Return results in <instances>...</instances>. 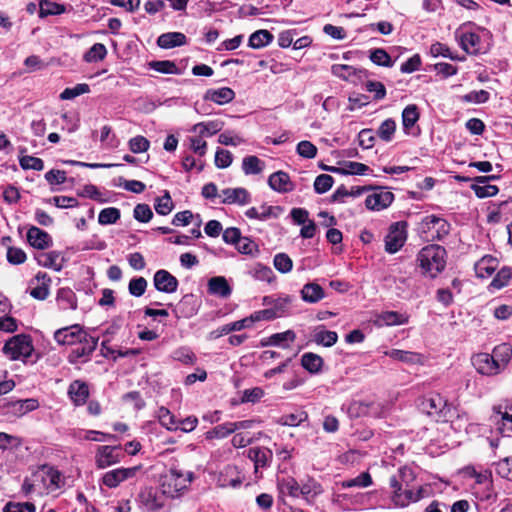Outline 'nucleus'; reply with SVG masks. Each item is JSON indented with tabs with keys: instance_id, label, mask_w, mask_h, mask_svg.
Here are the masks:
<instances>
[{
	"instance_id": "obj_39",
	"label": "nucleus",
	"mask_w": 512,
	"mask_h": 512,
	"mask_svg": "<svg viewBox=\"0 0 512 512\" xmlns=\"http://www.w3.org/2000/svg\"><path fill=\"white\" fill-rule=\"evenodd\" d=\"M272 40L273 35L268 30H257L250 35L248 45L253 49H260L270 44Z\"/></svg>"
},
{
	"instance_id": "obj_33",
	"label": "nucleus",
	"mask_w": 512,
	"mask_h": 512,
	"mask_svg": "<svg viewBox=\"0 0 512 512\" xmlns=\"http://www.w3.org/2000/svg\"><path fill=\"white\" fill-rule=\"evenodd\" d=\"M491 356L500 366V370L503 371L512 357V346L508 343H502L497 345L493 351Z\"/></svg>"
},
{
	"instance_id": "obj_34",
	"label": "nucleus",
	"mask_w": 512,
	"mask_h": 512,
	"mask_svg": "<svg viewBox=\"0 0 512 512\" xmlns=\"http://www.w3.org/2000/svg\"><path fill=\"white\" fill-rule=\"evenodd\" d=\"M349 487H352V480L336 484L335 502L343 510H350L352 506L351 497L347 493L343 492L344 489Z\"/></svg>"
},
{
	"instance_id": "obj_18",
	"label": "nucleus",
	"mask_w": 512,
	"mask_h": 512,
	"mask_svg": "<svg viewBox=\"0 0 512 512\" xmlns=\"http://www.w3.org/2000/svg\"><path fill=\"white\" fill-rule=\"evenodd\" d=\"M498 176H478L474 178L477 184L471 185V189L478 198H487L495 196L499 192V188L495 185L486 184L488 180H495Z\"/></svg>"
},
{
	"instance_id": "obj_23",
	"label": "nucleus",
	"mask_w": 512,
	"mask_h": 512,
	"mask_svg": "<svg viewBox=\"0 0 512 512\" xmlns=\"http://www.w3.org/2000/svg\"><path fill=\"white\" fill-rule=\"evenodd\" d=\"M272 451L265 447H253L248 450V457L254 462L255 472L259 468H264L269 465L272 460Z\"/></svg>"
},
{
	"instance_id": "obj_56",
	"label": "nucleus",
	"mask_w": 512,
	"mask_h": 512,
	"mask_svg": "<svg viewBox=\"0 0 512 512\" xmlns=\"http://www.w3.org/2000/svg\"><path fill=\"white\" fill-rule=\"evenodd\" d=\"M512 277V271L509 267H503L498 271L490 286L496 289H501L508 284Z\"/></svg>"
},
{
	"instance_id": "obj_36",
	"label": "nucleus",
	"mask_w": 512,
	"mask_h": 512,
	"mask_svg": "<svg viewBox=\"0 0 512 512\" xmlns=\"http://www.w3.org/2000/svg\"><path fill=\"white\" fill-rule=\"evenodd\" d=\"M338 339V335L335 331L325 330L323 327H318L315 329L313 334V341L324 347L333 346Z\"/></svg>"
},
{
	"instance_id": "obj_17",
	"label": "nucleus",
	"mask_w": 512,
	"mask_h": 512,
	"mask_svg": "<svg viewBox=\"0 0 512 512\" xmlns=\"http://www.w3.org/2000/svg\"><path fill=\"white\" fill-rule=\"evenodd\" d=\"M421 408L430 416H435L443 412L447 406V401L438 393H430L421 401Z\"/></svg>"
},
{
	"instance_id": "obj_14",
	"label": "nucleus",
	"mask_w": 512,
	"mask_h": 512,
	"mask_svg": "<svg viewBox=\"0 0 512 512\" xmlns=\"http://www.w3.org/2000/svg\"><path fill=\"white\" fill-rule=\"evenodd\" d=\"M154 287L164 293H173L178 288V280L168 271L161 269L153 277Z\"/></svg>"
},
{
	"instance_id": "obj_57",
	"label": "nucleus",
	"mask_w": 512,
	"mask_h": 512,
	"mask_svg": "<svg viewBox=\"0 0 512 512\" xmlns=\"http://www.w3.org/2000/svg\"><path fill=\"white\" fill-rule=\"evenodd\" d=\"M19 164L21 168L24 170L32 169L35 171H41L44 169L43 160L34 156L26 155L20 157Z\"/></svg>"
},
{
	"instance_id": "obj_1",
	"label": "nucleus",
	"mask_w": 512,
	"mask_h": 512,
	"mask_svg": "<svg viewBox=\"0 0 512 512\" xmlns=\"http://www.w3.org/2000/svg\"><path fill=\"white\" fill-rule=\"evenodd\" d=\"M446 249L437 244H430L423 247L417 254V262L422 274L435 278L446 267Z\"/></svg>"
},
{
	"instance_id": "obj_6",
	"label": "nucleus",
	"mask_w": 512,
	"mask_h": 512,
	"mask_svg": "<svg viewBox=\"0 0 512 512\" xmlns=\"http://www.w3.org/2000/svg\"><path fill=\"white\" fill-rule=\"evenodd\" d=\"M143 466L136 465L128 468H116L107 471L101 478V483L108 488H116L124 481L135 479L142 472Z\"/></svg>"
},
{
	"instance_id": "obj_30",
	"label": "nucleus",
	"mask_w": 512,
	"mask_h": 512,
	"mask_svg": "<svg viewBox=\"0 0 512 512\" xmlns=\"http://www.w3.org/2000/svg\"><path fill=\"white\" fill-rule=\"evenodd\" d=\"M68 393L73 403L80 406L85 404L89 396V388L85 382L76 380L70 384Z\"/></svg>"
},
{
	"instance_id": "obj_24",
	"label": "nucleus",
	"mask_w": 512,
	"mask_h": 512,
	"mask_svg": "<svg viewBox=\"0 0 512 512\" xmlns=\"http://www.w3.org/2000/svg\"><path fill=\"white\" fill-rule=\"evenodd\" d=\"M187 43L186 36L181 32H167L157 39V45L162 49H171L183 46Z\"/></svg>"
},
{
	"instance_id": "obj_44",
	"label": "nucleus",
	"mask_w": 512,
	"mask_h": 512,
	"mask_svg": "<svg viewBox=\"0 0 512 512\" xmlns=\"http://www.w3.org/2000/svg\"><path fill=\"white\" fill-rule=\"evenodd\" d=\"M65 11L63 5L50 0H42L39 4V16L41 18L49 15H59Z\"/></svg>"
},
{
	"instance_id": "obj_50",
	"label": "nucleus",
	"mask_w": 512,
	"mask_h": 512,
	"mask_svg": "<svg viewBox=\"0 0 512 512\" xmlns=\"http://www.w3.org/2000/svg\"><path fill=\"white\" fill-rule=\"evenodd\" d=\"M395 130H396L395 121L391 118H388L385 121H383L381 123V125L379 126V128L377 130V135L381 140H383L385 142H389L392 140Z\"/></svg>"
},
{
	"instance_id": "obj_25",
	"label": "nucleus",
	"mask_w": 512,
	"mask_h": 512,
	"mask_svg": "<svg viewBox=\"0 0 512 512\" xmlns=\"http://www.w3.org/2000/svg\"><path fill=\"white\" fill-rule=\"evenodd\" d=\"M498 265L499 262L495 257L491 255H486L475 263V273L479 278L490 277L498 268Z\"/></svg>"
},
{
	"instance_id": "obj_62",
	"label": "nucleus",
	"mask_w": 512,
	"mask_h": 512,
	"mask_svg": "<svg viewBox=\"0 0 512 512\" xmlns=\"http://www.w3.org/2000/svg\"><path fill=\"white\" fill-rule=\"evenodd\" d=\"M147 288V280L144 277H136L130 280L128 285L129 293L134 297L142 296Z\"/></svg>"
},
{
	"instance_id": "obj_22",
	"label": "nucleus",
	"mask_w": 512,
	"mask_h": 512,
	"mask_svg": "<svg viewBox=\"0 0 512 512\" xmlns=\"http://www.w3.org/2000/svg\"><path fill=\"white\" fill-rule=\"evenodd\" d=\"M204 100L212 101L218 105H224L231 102L235 98V92L229 87L219 89H208L204 96Z\"/></svg>"
},
{
	"instance_id": "obj_45",
	"label": "nucleus",
	"mask_w": 512,
	"mask_h": 512,
	"mask_svg": "<svg viewBox=\"0 0 512 512\" xmlns=\"http://www.w3.org/2000/svg\"><path fill=\"white\" fill-rule=\"evenodd\" d=\"M369 58L378 66L392 67L394 65V61L391 59L390 55L382 48L370 50Z\"/></svg>"
},
{
	"instance_id": "obj_13",
	"label": "nucleus",
	"mask_w": 512,
	"mask_h": 512,
	"mask_svg": "<svg viewBox=\"0 0 512 512\" xmlns=\"http://www.w3.org/2000/svg\"><path fill=\"white\" fill-rule=\"evenodd\" d=\"M472 365L476 371L485 376H494L501 372L499 364L493 359L491 354L477 353L471 358Z\"/></svg>"
},
{
	"instance_id": "obj_35",
	"label": "nucleus",
	"mask_w": 512,
	"mask_h": 512,
	"mask_svg": "<svg viewBox=\"0 0 512 512\" xmlns=\"http://www.w3.org/2000/svg\"><path fill=\"white\" fill-rule=\"evenodd\" d=\"M224 123L220 120L200 122L193 126L192 131L201 136H212L222 130Z\"/></svg>"
},
{
	"instance_id": "obj_54",
	"label": "nucleus",
	"mask_w": 512,
	"mask_h": 512,
	"mask_svg": "<svg viewBox=\"0 0 512 512\" xmlns=\"http://www.w3.org/2000/svg\"><path fill=\"white\" fill-rule=\"evenodd\" d=\"M151 69L163 74H178L179 70L176 64L169 60L152 61L149 63Z\"/></svg>"
},
{
	"instance_id": "obj_7",
	"label": "nucleus",
	"mask_w": 512,
	"mask_h": 512,
	"mask_svg": "<svg viewBox=\"0 0 512 512\" xmlns=\"http://www.w3.org/2000/svg\"><path fill=\"white\" fill-rule=\"evenodd\" d=\"M407 240V223L399 221L389 226L385 236V251L389 254L398 252Z\"/></svg>"
},
{
	"instance_id": "obj_47",
	"label": "nucleus",
	"mask_w": 512,
	"mask_h": 512,
	"mask_svg": "<svg viewBox=\"0 0 512 512\" xmlns=\"http://www.w3.org/2000/svg\"><path fill=\"white\" fill-rule=\"evenodd\" d=\"M419 119L418 108L415 104L408 105L402 112V123L405 129L412 128Z\"/></svg>"
},
{
	"instance_id": "obj_48",
	"label": "nucleus",
	"mask_w": 512,
	"mask_h": 512,
	"mask_svg": "<svg viewBox=\"0 0 512 512\" xmlns=\"http://www.w3.org/2000/svg\"><path fill=\"white\" fill-rule=\"evenodd\" d=\"M492 418L499 425L498 430L501 434L512 431V413L502 411V413H493Z\"/></svg>"
},
{
	"instance_id": "obj_53",
	"label": "nucleus",
	"mask_w": 512,
	"mask_h": 512,
	"mask_svg": "<svg viewBox=\"0 0 512 512\" xmlns=\"http://www.w3.org/2000/svg\"><path fill=\"white\" fill-rule=\"evenodd\" d=\"M107 54V49L102 43H95L85 54L84 59L87 62H97L103 60Z\"/></svg>"
},
{
	"instance_id": "obj_37",
	"label": "nucleus",
	"mask_w": 512,
	"mask_h": 512,
	"mask_svg": "<svg viewBox=\"0 0 512 512\" xmlns=\"http://www.w3.org/2000/svg\"><path fill=\"white\" fill-rule=\"evenodd\" d=\"M296 339V334L294 331L292 330H287V331H284V332H281V333H275V334H272L268 339L267 341H262L261 342V345L262 346H268V345H271V346H282L284 348L288 347L287 344H285V342H294Z\"/></svg>"
},
{
	"instance_id": "obj_11",
	"label": "nucleus",
	"mask_w": 512,
	"mask_h": 512,
	"mask_svg": "<svg viewBox=\"0 0 512 512\" xmlns=\"http://www.w3.org/2000/svg\"><path fill=\"white\" fill-rule=\"evenodd\" d=\"M87 331L79 324H74L64 328H60L54 332V340L59 345H76L85 339Z\"/></svg>"
},
{
	"instance_id": "obj_42",
	"label": "nucleus",
	"mask_w": 512,
	"mask_h": 512,
	"mask_svg": "<svg viewBox=\"0 0 512 512\" xmlns=\"http://www.w3.org/2000/svg\"><path fill=\"white\" fill-rule=\"evenodd\" d=\"M157 417L160 424L168 430H177L179 428L176 417L165 407H160L157 411Z\"/></svg>"
},
{
	"instance_id": "obj_9",
	"label": "nucleus",
	"mask_w": 512,
	"mask_h": 512,
	"mask_svg": "<svg viewBox=\"0 0 512 512\" xmlns=\"http://www.w3.org/2000/svg\"><path fill=\"white\" fill-rule=\"evenodd\" d=\"M77 345L68 356V361L71 364L88 362L97 348L98 338L87 332L85 339H81Z\"/></svg>"
},
{
	"instance_id": "obj_58",
	"label": "nucleus",
	"mask_w": 512,
	"mask_h": 512,
	"mask_svg": "<svg viewBox=\"0 0 512 512\" xmlns=\"http://www.w3.org/2000/svg\"><path fill=\"white\" fill-rule=\"evenodd\" d=\"M274 267L281 273H288L292 270L293 262L285 253H278L274 256Z\"/></svg>"
},
{
	"instance_id": "obj_3",
	"label": "nucleus",
	"mask_w": 512,
	"mask_h": 512,
	"mask_svg": "<svg viewBox=\"0 0 512 512\" xmlns=\"http://www.w3.org/2000/svg\"><path fill=\"white\" fill-rule=\"evenodd\" d=\"M366 191H371L364 200L365 207L368 210H384L389 207L394 200V194L384 188L354 184V197H358Z\"/></svg>"
},
{
	"instance_id": "obj_8",
	"label": "nucleus",
	"mask_w": 512,
	"mask_h": 512,
	"mask_svg": "<svg viewBox=\"0 0 512 512\" xmlns=\"http://www.w3.org/2000/svg\"><path fill=\"white\" fill-rule=\"evenodd\" d=\"M124 453L120 445H102L98 446L95 453V465L98 469H105L118 464Z\"/></svg>"
},
{
	"instance_id": "obj_46",
	"label": "nucleus",
	"mask_w": 512,
	"mask_h": 512,
	"mask_svg": "<svg viewBox=\"0 0 512 512\" xmlns=\"http://www.w3.org/2000/svg\"><path fill=\"white\" fill-rule=\"evenodd\" d=\"M322 492L321 486L313 479H308L306 482L299 484V496L305 499L313 498Z\"/></svg>"
},
{
	"instance_id": "obj_52",
	"label": "nucleus",
	"mask_w": 512,
	"mask_h": 512,
	"mask_svg": "<svg viewBox=\"0 0 512 512\" xmlns=\"http://www.w3.org/2000/svg\"><path fill=\"white\" fill-rule=\"evenodd\" d=\"M292 302V298L289 296L279 297L273 301V306L270 307L271 311L274 313L275 318H280L286 315L289 310L290 304Z\"/></svg>"
},
{
	"instance_id": "obj_27",
	"label": "nucleus",
	"mask_w": 512,
	"mask_h": 512,
	"mask_svg": "<svg viewBox=\"0 0 512 512\" xmlns=\"http://www.w3.org/2000/svg\"><path fill=\"white\" fill-rule=\"evenodd\" d=\"M208 292L221 298H227L231 295L232 289L223 276H215L208 281Z\"/></svg>"
},
{
	"instance_id": "obj_51",
	"label": "nucleus",
	"mask_w": 512,
	"mask_h": 512,
	"mask_svg": "<svg viewBox=\"0 0 512 512\" xmlns=\"http://www.w3.org/2000/svg\"><path fill=\"white\" fill-rule=\"evenodd\" d=\"M120 219V210L115 207L105 208L98 215V222L101 225H110Z\"/></svg>"
},
{
	"instance_id": "obj_55",
	"label": "nucleus",
	"mask_w": 512,
	"mask_h": 512,
	"mask_svg": "<svg viewBox=\"0 0 512 512\" xmlns=\"http://www.w3.org/2000/svg\"><path fill=\"white\" fill-rule=\"evenodd\" d=\"M90 91L89 85L85 83L77 84L72 88H66L60 94L61 100H71L77 96L88 93Z\"/></svg>"
},
{
	"instance_id": "obj_19",
	"label": "nucleus",
	"mask_w": 512,
	"mask_h": 512,
	"mask_svg": "<svg viewBox=\"0 0 512 512\" xmlns=\"http://www.w3.org/2000/svg\"><path fill=\"white\" fill-rule=\"evenodd\" d=\"M384 354L393 360L400 361L407 365H422L424 363L423 355L413 351L390 349L385 351Z\"/></svg>"
},
{
	"instance_id": "obj_10",
	"label": "nucleus",
	"mask_w": 512,
	"mask_h": 512,
	"mask_svg": "<svg viewBox=\"0 0 512 512\" xmlns=\"http://www.w3.org/2000/svg\"><path fill=\"white\" fill-rule=\"evenodd\" d=\"M39 407L38 400L28 398L23 400L7 401L2 406V414L11 417H22Z\"/></svg>"
},
{
	"instance_id": "obj_5",
	"label": "nucleus",
	"mask_w": 512,
	"mask_h": 512,
	"mask_svg": "<svg viewBox=\"0 0 512 512\" xmlns=\"http://www.w3.org/2000/svg\"><path fill=\"white\" fill-rule=\"evenodd\" d=\"M33 350L30 336L24 334L12 337L3 347L4 353L9 355L12 360L26 359L31 356Z\"/></svg>"
},
{
	"instance_id": "obj_21",
	"label": "nucleus",
	"mask_w": 512,
	"mask_h": 512,
	"mask_svg": "<svg viewBox=\"0 0 512 512\" xmlns=\"http://www.w3.org/2000/svg\"><path fill=\"white\" fill-rule=\"evenodd\" d=\"M304 302L315 304L326 297L324 289L315 282L306 283L300 291Z\"/></svg>"
},
{
	"instance_id": "obj_29",
	"label": "nucleus",
	"mask_w": 512,
	"mask_h": 512,
	"mask_svg": "<svg viewBox=\"0 0 512 512\" xmlns=\"http://www.w3.org/2000/svg\"><path fill=\"white\" fill-rule=\"evenodd\" d=\"M35 279L38 284L31 289L30 295L37 300H45L49 295L51 278L45 272H38Z\"/></svg>"
},
{
	"instance_id": "obj_43",
	"label": "nucleus",
	"mask_w": 512,
	"mask_h": 512,
	"mask_svg": "<svg viewBox=\"0 0 512 512\" xmlns=\"http://www.w3.org/2000/svg\"><path fill=\"white\" fill-rule=\"evenodd\" d=\"M58 306L63 309H76L75 295L70 289H60L57 294Z\"/></svg>"
},
{
	"instance_id": "obj_49",
	"label": "nucleus",
	"mask_w": 512,
	"mask_h": 512,
	"mask_svg": "<svg viewBox=\"0 0 512 512\" xmlns=\"http://www.w3.org/2000/svg\"><path fill=\"white\" fill-rule=\"evenodd\" d=\"M358 404L357 408V416L361 415H370V416H378L379 415V404H377L373 400H359L354 401V406Z\"/></svg>"
},
{
	"instance_id": "obj_63",
	"label": "nucleus",
	"mask_w": 512,
	"mask_h": 512,
	"mask_svg": "<svg viewBox=\"0 0 512 512\" xmlns=\"http://www.w3.org/2000/svg\"><path fill=\"white\" fill-rule=\"evenodd\" d=\"M36 507L31 502H8L4 508L3 512H35Z\"/></svg>"
},
{
	"instance_id": "obj_38",
	"label": "nucleus",
	"mask_w": 512,
	"mask_h": 512,
	"mask_svg": "<svg viewBox=\"0 0 512 512\" xmlns=\"http://www.w3.org/2000/svg\"><path fill=\"white\" fill-rule=\"evenodd\" d=\"M301 365L310 373L315 374L321 370L323 366V359L315 353L307 352L301 357Z\"/></svg>"
},
{
	"instance_id": "obj_16",
	"label": "nucleus",
	"mask_w": 512,
	"mask_h": 512,
	"mask_svg": "<svg viewBox=\"0 0 512 512\" xmlns=\"http://www.w3.org/2000/svg\"><path fill=\"white\" fill-rule=\"evenodd\" d=\"M220 196L223 204L246 205L251 201L250 193L242 187L223 189Z\"/></svg>"
},
{
	"instance_id": "obj_60",
	"label": "nucleus",
	"mask_w": 512,
	"mask_h": 512,
	"mask_svg": "<svg viewBox=\"0 0 512 512\" xmlns=\"http://www.w3.org/2000/svg\"><path fill=\"white\" fill-rule=\"evenodd\" d=\"M173 209V202L168 192L158 197L155 203V210L160 215H168Z\"/></svg>"
},
{
	"instance_id": "obj_15",
	"label": "nucleus",
	"mask_w": 512,
	"mask_h": 512,
	"mask_svg": "<svg viewBox=\"0 0 512 512\" xmlns=\"http://www.w3.org/2000/svg\"><path fill=\"white\" fill-rule=\"evenodd\" d=\"M422 489L414 490L412 487L402 486L401 491H393L392 502L398 507H406L410 503L417 502L422 498Z\"/></svg>"
},
{
	"instance_id": "obj_2",
	"label": "nucleus",
	"mask_w": 512,
	"mask_h": 512,
	"mask_svg": "<svg viewBox=\"0 0 512 512\" xmlns=\"http://www.w3.org/2000/svg\"><path fill=\"white\" fill-rule=\"evenodd\" d=\"M193 479L194 473L191 471L184 473L177 468H170L161 476L160 487L169 498H176L188 489Z\"/></svg>"
},
{
	"instance_id": "obj_59",
	"label": "nucleus",
	"mask_w": 512,
	"mask_h": 512,
	"mask_svg": "<svg viewBox=\"0 0 512 512\" xmlns=\"http://www.w3.org/2000/svg\"><path fill=\"white\" fill-rule=\"evenodd\" d=\"M334 183L333 178L328 174H320L314 181V190L318 194H324L331 189Z\"/></svg>"
},
{
	"instance_id": "obj_28",
	"label": "nucleus",
	"mask_w": 512,
	"mask_h": 512,
	"mask_svg": "<svg viewBox=\"0 0 512 512\" xmlns=\"http://www.w3.org/2000/svg\"><path fill=\"white\" fill-rule=\"evenodd\" d=\"M277 488L280 498L285 496L299 497V483L293 477H278Z\"/></svg>"
},
{
	"instance_id": "obj_4",
	"label": "nucleus",
	"mask_w": 512,
	"mask_h": 512,
	"mask_svg": "<svg viewBox=\"0 0 512 512\" xmlns=\"http://www.w3.org/2000/svg\"><path fill=\"white\" fill-rule=\"evenodd\" d=\"M168 498L162 488L158 489L152 486L144 487L138 495L140 507L145 512H160L165 507Z\"/></svg>"
},
{
	"instance_id": "obj_40",
	"label": "nucleus",
	"mask_w": 512,
	"mask_h": 512,
	"mask_svg": "<svg viewBox=\"0 0 512 512\" xmlns=\"http://www.w3.org/2000/svg\"><path fill=\"white\" fill-rule=\"evenodd\" d=\"M39 265L48 268H54L59 271L61 269L60 253L56 251L42 252L37 256Z\"/></svg>"
},
{
	"instance_id": "obj_20",
	"label": "nucleus",
	"mask_w": 512,
	"mask_h": 512,
	"mask_svg": "<svg viewBox=\"0 0 512 512\" xmlns=\"http://www.w3.org/2000/svg\"><path fill=\"white\" fill-rule=\"evenodd\" d=\"M268 184L272 190L279 193H287L294 189L289 175L283 171H277L271 174L268 178Z\"/></svg>"
},
{
	"instance_id": "obj_31",
	"label": "nucleus",
	"mask_w": 512,
	"mask_h": 512,
	"mask_svg": "<svg viewBox=\"0 0 512 512\" xmlns=\"http://www.w3.org/2000/svg\"><path fill=\"white\" fill-rule=\"evenodd\" d=\"M480 43V36L474 32H465L460 36V45L469 54H479L481 52Z\"/></svg>"
},
{
	"instance_id": "obj_41",
	"label": "nucleus",
	"mask_w": 512,
	"mask_h": 512,
	"mask_svg": "<svg viewBox=\"0 0 512 512\" xmlns=\"http://www.w3.org/2000/svg\"><path fill=\"white\" fill-rule=\"evenodd\" d=\"M264 162L257 156H247L242 161V169L246 175H256L263 171Z\"/></svg>"
},
{
	"instance_id": "obj_26",
	"label": "nucleus",
	"mask_w": 512,
	"mask_h": 512,
	"mask_svg": "<svg viewBox=\"0 0 512 512\" xmlns=\"http://www.w3.org/2000/svg\"><path fill=\"white\" fill-rule=\"evenodd\" d=\"M27 240L31 246L37 249H45L51 243L50 235L38 227L32 226L27 232Z\"/></svg>"
},
{
	"instance_id": "obj_64",
	"label": "nucleus",
	"mask_w": 512,
	"mask_h": 512,
	"mask_svg": "<svg viewBox=\"0 0 512 512\" xmlns=\"http://www.w3.org/2000/svg\"><path fill=\"white\" fill-rule=\"evenodd\" d=\"M496 473L507 480H512V458H505L496 463Z\"/></svg>"
},
{
	"instance_id": "obj_32",
	"label": "nucleus",
	"mask_w": 512,
	"mask_h": 512,
	"mask_svg": "<svg viewBox=\"0 0 512 512\" xmlns=\"http://www.w3.org/2000/svg\"><path fill=\"white\" fill-rule=\"evenodd\" d=\"M407 322H408V316L406 314L399 313L396 311L382 312L376 320V323L379 326L402 325V324H406Z\"/></svg>"
},
{
	"instance_id": "obj_61",
	"label": "nucleus",
	"mask_w": 512,
	"mask_h": 512,
	"mask_svg": "<svg viewBox=\"0 0 512 512\" xmlns=\"http://www.w3.org/2000/svg\"><path fill=\"white\" fill-rule=\"evenodd\" d=\"M232 433H233V431H232L231 422H226L223 424H219V425L215 426L213 429H211L210 431H208L206 433V438L207 439H213V438L221 439V438H225V437L229 436Z\"/></svg>"
},
{
	"instance_id": "obj_12",
	"label": "nucleus",
	"mask_w": 512,
	"mask_h": 512,
	"mask_svg": "<svg viewBox=\"0 0 512 512\" xmlns=\"http://www.w3.org/2000/svg\"><path fill=\"white\" fill-rule=\"evenodd\" d=\"M423 232H431L433 239L442 240L450 232V224L443 218L429 215L421 222Z\"/></svg>"
}]
</instances>
